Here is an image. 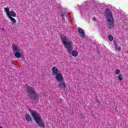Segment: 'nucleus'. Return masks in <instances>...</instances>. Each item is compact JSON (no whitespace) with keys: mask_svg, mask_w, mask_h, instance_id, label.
Segmentation results:
<instances>
[{"mask_svg":"<svg viewBox=\"0 0 128 128\" xmlns=\"http://www.w3.org/2000/svg\"><path fill=\"white\" fill-rule=\"evenodd\" d=\"M31 116L34 118L35 122H36L37 124H38L39 128H46V124L42 119V116L36 110L31 112Z\"/></svg>","mask_w":128,"mask_h":128,"instance_id":"obj_1","label":"nucleus"},{"mask_svg":"<svg viewBox=\"0 0 128 128\" xmlns=\"http://www.w3.org/2000/svg\"><path fill=\"white\" fill-rule=\"evenodd\" d=\"M26 90L30 100H32L33 102H38L40 96H38V94H36V92L34 88L32 87L28 86L26 87Z\"/></svg>","mask_w":128,"mask_h":128,"instance_id":"obj_2","label":"nucleus"},{"mask_svg":"<svg viewBox=\"0 0 128 128\" xmlns=\"http://www.w3.org/2000/svg\"><path fill=\"white\" fill-rule=\"evenodd\" d=\"M60 38L65 48L67 49L68 52L70 54L72 50H74V47H72V44L70 40V38L66 36H60Z\"/></svg>","mask_w":128,"mask_h":128,"instance_id":"obj_3","label":"nucleus"},{"mask_svg":"<svg viewBox=\"0 0 128 128\" xmlns=\"http://www.w3.org/2000/svg\"><path fill=\"white\" fill-rule=\"evenodd\" d=\"M106 16L108 22L107 26L109 30H111L114 28V18L112 17V13L108 10V9H106Z\"/></svg>","mask_w":128,"mask_h":128,"instance_id":"obj_4","label":"nucleus"},{"mask_svg":"<svg viewBox=\"0 0 128 128\" xmlns=\"http://www.w3.org/2000/svg\"><path fill=\"white\" fill-rule=\"evenodd\" d=\"M58 70L56 67L54 66L52 68V74L56 76V82H62L63 80V76L62 73H58Z\"/></svg>","mask_w":128,"mask_h":128,"instance_id":"obj_5","label":"nucleus"},{"mask_svg":"<svg viewBox=\"0 0 128 128\" xmlns=\"http://www.w3.org/2000/svg\"><path fill=\"white\" fill-rule=\"evenodd\" d=\"M12 50L14 54V56H16L17 58H20L21 56L20 54V46L16 44H13L12 45Z\"/></svg>","mask_w":128,"mask_h":128,"instance_id":"obj_6","label":"nucleus"},{"mask_svg":"<svg viewBox=\"0 0 128 128\" xmlns=\"http://www.w3.org/2000/svg\"><path fill=\"white\" fill-rule=\"evenodd\" d=\"M60 82L58 84L59 88H66V82H64V77L62 80L60 82Z\"/></svg>","mask_w":128,"mask_h":128,"instance_id":"obj_7","label":"nucleus"},{"mask_svg":"<svg viewBox=\"0 0 128 128\" xmlns=\"http://www.w3.org/2000/svg\"><path fill=\"white\" fill-rule=\"evenodd\" d=\"M78 32L80 34L82 38H84L85 34L84 32L81 28H78Z\"/></svg>","mask_w":128,"mask_h":128,"instance_id":"obj_8","label":"nucleus"},{"mask_svg":"<svg viewBox=\"0 0 128 128\" xmlns=\"http://www.w3.org/2000/svg\"><path fill=\"white\" fill-rule=\"evenodd\" d=\"M7 16H8V18H10V16L16 18V14L15 12L11 10L9 12V15H7Z\"/></svg>","mask_w":128,"mask_h":128,"instance_id":"obj_9","label":"nucleus"},{"mask_svg":"<svg viewBox=\"0 0 128 128\" xmlns=\"http://www.w3.org/2000/svg\"><path fill=\"white\" fill-rule=\"evenodd\" d=\"M26 120L27 122H32V116H30V114H26Z\"/></svg>","mask_w":128,"mask_h":128,"instance_id":"obj_10","label":"nucleus"},{"mask_svg":"<svg viewBox=\"0 0 128 128\" xmlns=\"http://www.w3.org/2000/svg\"><path fill=\"white\" fill-rule=\"evenodd\" d=\"M8 18L12 22V24H15L16 22V20L13 17L9 16Z\"/></svg>","mask_w":128,"mask_h":128,"instance_id":"obj_11","label":"nucleus"},{"mask_svg":"<svg viewBox=\"0 0 128 128\" xmlns=\"http://www.w3.org/2000/svg\"><path fill=\"white\" fill-rule=\"evenodd\" d=\"M72 54L73 56L76 57L78 56V52L76 50H74L72 52Z\"/></svg>","mask_w":128,"mask_h":128,"instance_id":"obj_12","label":"nucleus"},{"mask_svg":"<svg viewBox=\"0 0 128 128\" xmlns=\"http://www.w3.org/2000/svg\"><path fill=\"white\" fill-rule=\"evenodd\" d=\"M4 12H6L7 16L10 15V7L7 6L6 8H4Z\"/></svg>","mask_w":128,"mask_h":128,"instance_id":"obj_13","label":"nucleus"},{"mask_svg":"<svg viewBox=\"0 0 128 128\" xmlns=\"http://www.w3.org/2000/svg\"><path fill=\"white\" fill-rule=\"evenodd\" d=\"M114 45L115 46V48H116V50H121L122 47H120V46H118L116 44V42H114Z\"/></svg>","mask_w":128,"mask_h":128,"instance_id":"obj_14","label":"nucleus"},{"mask_svg":"<svg viewBox=\"0 0 128 128\" xmlns=\"http://www.w3.org/2000/svg\"><path fill=\"white\" fill-rule=\"evenodd\" d=\"M118 80L122 81L124 80V76L122 74H119L118 76Z\"/></svg>","mask_w":128,"mask_h":128,"instance_id":"obj_15","label":"nucleus"},{"mask_svg":"<svg viewBox=\"0 0 128 128\" xmlns=\"http://www.w3.org/2000/svg\"><path fill=\"white\" fill-rule=\"evenodd\" d=\"M108 38L110 42H112L114 40V37L112 35H110L108 37Z\"/></svg>","mask_w":128,"mask_h":128,"instance_id":"obj_16","label":"nucleus"},{"mask_svg":"<svg viewBox=\"0 0 128 128\" xmlns=\"http://www.w3.org/2000/svg\"><path fill=\"white\" fill-rule=\"evenodd\" d=\"M115 72L116 74H120V70L118 69H117L115 70Z\"/></svg>","mask_w":128,"mask_h":128,"instance_id":"obj_17","label":"nucleus"},{"mask_svg":"<svg viewBox=\"0 0 128 128\" xmlns=\"http://www.w3.org/2000/svg\"><path fill=\"white\" fill-rule=\"evenodd\" d=\"M2 32H4V28H2Z\"/></svg>","mask_w":128,"mask_h":128,"instance_id":"obj_18","label":"nucleus"},{"mask_svg":"<svg viewBox=\"0 0 128 128\" xmlns=\"http://www.w3.org/2000/svg\"><path fill=\"white\" fill-rule=\"evenodd\" d=\"M59 101H60V102H62V100H61V99H60V100H59Z\"/></svg>","mask_w":128,"mask_h":128,"instance_id":"obj_19","label":"nucleus"},{"mask_svg":"<svg viewBox=\"0 0 128 128\" xmlns=\"http://www.w3.org/2000/svg\"><path fill=\"white\" fill-rule=\"evenodd\" d=\"M0 128H2V127H0Z\"/></svg>","mask_w":128,"mask_h":128,"instance_id":"obj_20","label":"nucleus"},{"mask_svg":"<svg viewBox=\"0 0 128 128\" xmlns=\"http://www.w3.org/2000/svg\"><path fill=\"white\" fill-rule=\"evenodd\" d=\"M61 16H64V15H62V14Z\"/></svg>","mask_w":128,"mask_h":128,"instance_id":"obj_21","label":"nucleus"}]
</instances>
